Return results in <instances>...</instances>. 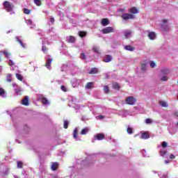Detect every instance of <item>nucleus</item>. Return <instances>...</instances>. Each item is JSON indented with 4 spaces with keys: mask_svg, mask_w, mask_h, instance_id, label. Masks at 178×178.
Segmentation results:
<instances>
[{
    "mask_svg": "<svg viewBox=\"0 0 178 178\" xmlns=\"http://www.w3.org/2000/svg\"><path fill=\"white\" fill-rule=\"evenodd\" d=\"M3 5L4 6V9L7 10V12L10 13V15H13V4L10 3L9 1H4L3 3Z\"/></svg>",
    "mask_w": 178,
    "mask_h": 178,
    "instance_id": "nucleus-3",
    "label": "nucleus"
},
{
    "mask_svg": "<svg viewBox=\"0 0 178 178\" xmlns=\"http://www.w3.org/2000/svg\"><path fill=\"white\" fill-rule=\"evenodd\" d=\"M71 84H72V87H74V88L80 86V84H81V80L74 79L71 81Z\"/></svg>",
    "mask_w": 178,
    "mask_h": 178,
    "instance_id": "nucleus-10",
    "label": "nucleus"
},
{
    "mask_svg": "<svg viewBox=\"0 0 178 178\" xmlns=\"http://www.w3.org/2000/svg\"><path fill=\"white\" fill-rule=\"evenodd\" d=\"M127 131L128 134H133V128H131L130 127V125H129L127 129Z\"/></svg>",
    "mask_w": 178,
    "mask_h": 178,
    "instance_id": "nucleus-35",
    "label": "nucleus"
},
{
    "mask_svg": "<svg viewBox=\"0 0 178 178\" xmlns=\"http://www.w3.org/2000/svg\"><path fill=\"white\" fill-rule=\"evenodd\" d=\"M170 73V70L168 68H163L160 71V80L161 81H168L169 80V77L168 74Z\"/></svg>",
    "mask_w": 178,
    "mask_h": 178,
    "instance_id": "nucleus-1",
    "label": "nucleus"
},
{
    "mask_svg": "<svg viewBox=\"0 0 178 178\" xmlns=\"http://www.w3.org/2000/svg\"><path fill=\"white\" fill-rule=\"evenodd\" d=\"M79 37H86V32L79 31Z\"/></svg>",
    "mask_w": 178,
    "mask_h": 178,
    "instance_id": "nucleus-46",
    "label": "nucleus"
},
{
    "mask_svg": "<svg viewBox=\"0 0 178 178\" xmlns=\"http://www.w3.org/2000/svg\"><path fill=\"white\" fill-rule=\"evenodd\" d=\"M165 163H166V164L170 163V161H169V160H165Z\"/></svg>",
    "mask_w": 178,
    "mask_h": 178,
    "instance_id": "nucleus-64",
    "label": "nucleus"
},
{
    "mask_svg": "<svg viewBox=\"0 0 178 178\" xmlns=\"http://www.w3.org/2000/svg\"><path fill=\"white\" fill-rule=\"evenodd\" d=\"M104 91L105 94H108L109 92V87L108 86H105L104 87Z\"/></svg>",
    "mask_w": 178,
    "mask_h": 178,
    "instance_id": "nucleus-38",
    "label": "nucleus"
},
{
    "mask_svg": "<svg viewBox=\"0 0 178 178\" xmlns=\"http://www.w3.org/2000/svg\"><path fill=\"white\" fill-rule=\"evenodd\" d=\"M130 13H133L134 15H136V13H138V10L134 7L130 9Z\"/></svg>",
    "mask_w": 178,
    "mask_h": 178,
    "instance_id": "nucleus-32",
    "label": "nucleus"
},
{
    "mask_svg": "<svg viewBox=\"0 0 178 178\" xmlns=\"http://www.w3.org/2000/svg\"><path fill=\"white\" fill-rule=\"evenodd\" d=\"M94 87V82H88L86 83L85 88L86 90H90V88H92Z\"/></svg>",
    "mask_w": 178,
    "mask_h": 178,
    "instance_id": "nucleus-22",
    "label": "nucleus"
},
{
    "mask_svg": "<svg viewBox=\"0 0 178 178\" xmlns=\"http://www.w3.org/2000/svg\"><path fill=\"white\" fill-rule=\"evenodd\" d=\"M104 138H105V135L102 134H97L94 136L93 139L92 140V143H95L97 141V140L100 141L101 140H104Z\"/></svg>",
    "mask_w": 178,
    "mask_h": 178,
    "instance_id": "nucleus-8",
    "label": "nucleus"
},
{
    "mask_svg": "<svg viewBox=\"0 0 178 178\" xmlns=\"http://www.w3.org/2000/svg\"><path fill=\"white\" fill-rule=\"evenodd\" d=\"M48 50V49H47V47L45 46H42V51L45 54V52H47V51Z\"/></svg>",
    "mask_w": 178,
    "mask_h": 178,
    "instance_id": "nucleus-54",
    "label": "nucleus"
},
{
    "mask_svg": "<svg viewBox=\"0 0 178 178\" xmlns=\"http://www.w3.org/2000/svg\"><path fill=\"white\" fill-rule=\"evenodd\" d=\"M67 66H69L67 64H64L61 68L62 72H63V69H66V67H67Z\"/></svg>",
    "mask_w": 178,
    "mask_h": 178,
    "instance_id": "nucleus-56",
    "label": "nucleus"
},
{
    "mask_svg": "<svg viewBox=\"0 0 178 178\" xmlns=\"http://www.w3.org/2000/svg\"><path fill=\"white\" fill-rule=\"evenodd\" d=\"M3 69V67L0 66V74L2 73Z\"/></svg>",
    "mask_w": 178,
    "mask_h": 178,
    "instance_id": "nucleus-61",
    "label": "nucleus"
},
{
    "mask_svg": "<svg viewBox=\"0 0 178 178\" xmlns=\"http://www.w3.org/2000/svg\"><path fill=\"white\" fill-rule=\"evenodd\" d=\"M149 66H150V67H156V64L154 61H150L149 62Z\"/></svg>",
    "mask_w": 178,
    "mask_h": 178,
    "instance_id": "nucleus-43",
    "label": "nucleus"
},
{
    "mask_svg": "<svg viewBox=\"0 0 178 178\" xmlns=\"http://www.w3.org/2000/svg\"><path fill=\"white\" fill-rule=\"evenodd\" d=\"M96 119H97V120H102V119H105V116L99 115L96 116Z\"/></svg>",
    "mask_w": 178,
    "mask_h": 178,
    "instance_id": "nucleus-42",
    "label": "nucleus"
},
{
    "mask_svg": "<svg viewBox=\"0 0 178 178\" xmlns=\"http://www.w3.org/2000/svg\"><path fill=\"white\" fill-rule=\"evenodd\" d=\"M17 80H19L20 81H23V75L20 74H15Z\"/></svg>",
    "mask_w": 178,
    "mask_h": 178,
    "instance_id": "nucleus-34",
    "label": "nucleus"
},
{
    "mask_svg": "<svg viewBox=\"0 0 178 178\" xmlns=\"http://www.w3.org/2000/svg\"><path fill=\"white\" fill-rule=\"evenodd\" d=\"M92 51L95 54H101V52L99 51V47L93 46Z\"/></svg>",
    "mask_w": 178,
    "mask_h": 178,
    "instance_id": "nucleus-27",
    "label": "nucleus"
},
{
    "mask_svg": "<svg viewBox=\"0 0 178 178\" xmlns=\"http://www.w3.org/2000/svg\"><path fill=\"white\" fill-rule=\"evenodd\" d=\"M79 133V129L77 128H75L73 133V137L76 140V141H80L81 139H80V137L77 136Z\"/></svg>",
    "mask_w": 178,
    "mask_h": 178,
    "instance_id": "nucleus-13",
    "label": "nucleus"
},
{
    "mask_svg": "<svg viewBox=\"0 0 178 178\" xmlns=\"http://www.w3.org/2000/svg\"><path fill=\"white\" fill-rule=\"evenodd\" d=\"M38 34L39 35H44V32H42L41 30H38Z\"/></svg>",
    "mask_w": 178,
    "mask_h": 178,
    "instance_id": "nucleus-55",
    "label": "nucleus"
},
{
    "mask_svg": "<svg viewBox=\"0 0 178 178\" xmlns=\"http://www.w3.org/2000/svg\"><path fill=\"white\" fill-rule=\"evenodd\" d=\"M67 42L74 44L76 42V38L72 35L67 37Z\"/></svg>",
    "mask_w": 178,
    "mask_h": 178,
    "instance_id": "nucleus-19",
    "label": "nucleus"
},
{
    "mask_svg": "<svg viewBox=\"0 0 178 178\" xmlns=\"http://www.w3.org/2000/svg\"><path fill=\"white\" fill-rule=\"evenodd\" d=\"M127 115H129V111H124L122 112V118H126V116H127Z\"/></svg>",
    "mask_w": 178,
    "mask_h": 178,
    "instance_id": "nucleus-45",
    "label": "nucleus"
},
{
    "mask_svg": "<svg viewBox=\"0 0 178 178\" xmlns=\"http://www.w3.org/2000/svg\"><path fill=\"white\" fill-rule=\"evenodd\" d=\"M166 152H166V150H165V149H161V150L160 151V155H161V156H163L164 158H168V156H166Z\"/></svg>",
    "mask_w": 178,
    "mask_h": 178,
    "instance_id": "nucleus-29",
    "label": "nucleus"
},
{
    "mask_svg": "<svg viewBox=\"0 0 178 178\" xmlns=\"http://www.w3.org/2000/svg\"><path fill=\"white\" fill-rule=\"evenodd\" d=\"M98 73V68L97 67H92L91 70L88 72L89 74H97Z\"/></svg>",
    "mask_w": 178,
    "mask_h": 178,
    "instance_id": "nucleus-21",
    "label": "nucleus"
},
{
    "mask_svg": "<svg viewBox=\"0 0 178 178\" xmlns=\"http://www.w3.org/2000/svg\"><path fill=\"white\" fill-rule=\"evenodd\" d=\"M160 27L161 31H163V33H166L170 31V27L168 24V19H163L160 24Z\"/></svg>",
    "mask_w": 178,
    "mask_h": 178,
    "instance_id": "nucleus-2",
    "label": "nucleus"
},
{
    "mask_svg": "<svg viewBox=\"0 0 178 178\" xmlns=\"http://www.w3.org/2000/svg\"><path fill=\"white\" fill-rule=\"evenodd\" d=\"M122 33H123L125 38H130V37H131V31H130V30L123 31Z\"/></svg>",
    "mask_w": 178,
    "mask_h": 178,
    "instance_id": "nucleus-14",
    "label": "nucleus"
},
{
    "mask_svg": "<svg viewBox=\"0 0 178 178\" xmlns=\"http://www.w3.org/2000/svg\"><path fill=\"white\" fill-rule=\"evenodd\" d=\"M5 95V90L2 89L1 88H0V97H2V95Z\"/></svg>",
    "mask_w": 178,
    "mask_h": 178,
    "instance_id": "nucleus-49",
    "label": "nucleus"
},
{
    "mask_svg": "<svg viewBox=\"0 0 178 178\" xmlns=\"http://www.w3.org/2000/svg\"><path fill=\"white\" fill-rule=\"evenodd\" d=\"M63 127H64V129H67V127H69V121L68 120H64Z\"/></svg>",
    "mask_w": 178,
    "mask_h": 178,
    "instance_id": "nucleus-36",
    "label": "nucleus"
},
{
    "mask_svg": "<svg viewBox=\"0 0 178 178\" xmlns=\"http://www.w3.org/2000/svg\"><path fill=\"white\" fill-rule=\"evenodd\" d=\"M22 105H24L25 106H29V97L25 96L24 98L22 100Z\"/></svg>",
    "mask_w": 178,
    "mask_h": 178,
    "instance_id": "nucleus-18",
    "label": "nucleus"
},
{
    "mask_svg": "<svg viewBox=\"0 0 178 178\" xmlns=\"http://www.w3.org/2000/svg\"><path fill=\"white\" fill-rule=\"evenodd\" d=\"M22 175H24V178H29L25 171L22 172Z\"/></svg>",
    "mask_w": 178,
    "mask_h": 178,
    "instance_id": "nucleus-59",
    "label": "nucleus"
},
{
    "mask_svg": "<svg viewBox=\"0 0 178 178\" xmlns=\"http://www.w3.org/2000/svg\"><path fill=\"white\" fill-rule=\"evenodd\" d=\"M88 131H90V128L86 127L81 130V134H82V136H84V135L87 134V133H88Z\"/></svg>",
    "mask_w": 178,
    "mask_h": 178,
    "instance_id": "nucleus-26",
    "label": "nucleus"
},
{
    "mask_svg": "<svg viewBox=\"0 0 178 178\" xmlns=\"http://www.w3.org/2000/svg\"><path fill=\"white\" fill-rule=\"evenodd\" d=\"M6 81L8 83H11L12 82V75L11 74H8L6 78Z\"/></svg>",
    "mask_w": 178,
    "mask_h": 178,
    "instance_id": "nucleus-28",
    "label": "nucleus"
},
{
    "mask_svg": "<svg viewBox=\"0 0 178 178\" xmlns=\"http://www.w3.org/2000/svg\"><path fill=\"white\" fill-rule=\"evenodd\" d=\"M147 37L152 40H156V33L154 32H149Z\"/></svg>",
    "mask_w": 178,
    "mask_h": 178,
    "instance_id": "nucleus-16",
    "label": "nucleus"
},
{
    "mask_svg": "<svg viewBox=\"0 0 178 178\" xmlns=\"http://www.w3.org/2000/svg\"><path fill=\"white\" fill-rule=\"evenodd\" d=\"M48 25L51 26V24H54V23H55V18L52 17H48Z\"/></svg>",
    "mask_w": 178,
    "mask_h": 178,
    "instance_id": "nucleus-24",
    "label": "nucleus"
},
{
    "mask_svg": "<svg viewBox=\"0 0 178 178\" xmlns=\"http://www.w3.org/2000/svg\"><path fill=\"white\" fill-rule=\"evenodd\" d=\"M16 40L17 41V42H19V44H20L21 47H22V48H26V44L23 43V41H22V40H20V38H19V36L16 37Z\"/></svg>",
    "mask_w": 178,
    "mask_h": 178,
    "instance_id": "nucleus-23",
    "label": "nucleus"
},
{
    "mask_svg": "<svg viewBox=\"0 0 178 178\" xmlns=\"http://www.w3.org/2000/svg\"><path fill=\"white\" fill-rule=\"evenodd\" d=\"M8 65H9V66H13V65H15V63L13 62V60H9Z\"/></svg>",
    "mask_w": 178,
    "mask_h": 178,
    "instance_id": "nucleus-53",
    "label": "nucleus"
},
{
    "mask_svg": "<svg viewBox=\"0 0 178 178\" xmlns=\"http://www.w3.org/2000/svg\"><path fill=\"white\" fill-rule=\"evenodd\" d=\"M46 60V67L47 69H49V70H51V64L52 63V57L51 56H47L45 57Z\"/></svg>",
    "mask_w": 178,
    "mask_h": 178,
    "instance_id": "nucleus-5",
    "label": "nucleus"
},
{
    "mask_svg": "<svg viewBox=\"0 0 178 178\" xmlns=\"http://www.w3.org/2000/svg\"><path fill=\"white\" fill-rule=\"evenodd\" d=\"M52 31H54V28H51V29L49 30V33H52Z\"/></svg>",
    "mask_w": 178,
    "mask_h": 178,
    "instance_id": "nucleus-62",
    "label": "nucleus"
},
{
    "mask_svg": "<svg viewBox=\"0 0 178 178\" xmlns=\"http://www.w3.org/2000/svg\"><path fill=\"white\" fill-rule=\"evenodd\" d=\"M24 13H25V15H30L31 11L29 9L24 8Z\"/></svg>",
    "mask_w": 178,
    "mask_h": 178,
    "instance_id": "nucleus-40",
    "label": "nucleus"
},
{
    "mask_svg": "<svg viewBox=\"0 0 178 178\" xmlns=\"http://www.w3.org/2000/svg\"><path fill=\"white\" fill-rule=\"evenodd\" d=\"M3 54H4V55H5V56H6V58H9V56L10 55V54H9V53L8 52V51H6V50H5V51H3Z\"/></svg>",
    "mask_w": 178,
    "mask_h": 178,
    "instance_id": "nucleus-51",
    "label": "nucleus"
},
{
    "mask_svg": "<svg viewBox=\"0 0 178 178\" xmlns=\"http://www.w3.org/2000/svg\"><path fill=\"white\" fill-rule=\"evenodd\" d=\"M81 59L82 60H86L87 59V56H86V54L84 53L81 54Z\"/></svg>",
    "mask_w": 178,
    "mask_h": 178,
    "instance_id": "nucleus-39",
    "label": "nucleus"
},
{
    "mask_svg": "<svg viewBox=\"0 0 178 178\" xmlns=\"http://www.w3.org/2000/svg\"><path fill=\"white\" fill-rule=\"evenodd\" d=\"M125 102L127 105H134L136 104V98L133 96L127 97L125 99Z\"/></svg>",
    "mask_w": 178,
    "mask_h": 178,
    "instance_id": "nucleus-4",
    "label": "nucleus"
},
{
    "mask_svg": "<svg viewBox=\"0 0 178 178\" xmlns=\"http://www.w3.org/2000/svg\"><path fill=\"white\" fill-rule=\"evenodd\" d=\"M17 166L18 169H22V168H23V163L22 161H17Z\"/></svg>",
    "mask_w": 178,
    "mask_h": 178,
    "instance_id": "nucleus-37",
    "label": "nucleus"
},
{
    "mask_svg": "<svg viewBox=\"0 0 178 178\" xmlns=\"http://www.w3.org/2000/svg\"><path fill=\"white\" fill-rule=\"evenodd\" d=\"M13 87L14 88L15 92L17 94V95H22V88L18 86L16 83H13Z\"/></svg>",
    "mask_w": 178,
    "mask_h": 178,
    "instance_id": "nucleus-9",
    "label": "nucleus"
},
{
    "mask_svg": "<svg viewBox=\"0 0 178 178\" xmlns=\"http://www.w3.org/2000/svg\"><path fill=\"white\" fill-rule=\"evenodd\" d=\"M142 155L144 158L147 157V151L145 149L142 150Z\"/></svg>",
    "mask_w": 178,
    "mask_h": 178,
    "instance_id": "nucleus-48",
    "label": "nucleus"
},
{
    "mask_svg": "<svg viewBox=\"0 0 178 178\" xmlns=\"http://www.w3.org/2000/svg\"><path fill=\"white\" fill-rule=\"evenodd\" d=\"M160 178H168V175H163V176L160 177Z\"/></svg>",
    "mask_w": 178,
    "mask_h": 178,
    "instance_id": "nucleus-60",
    "label": "nucleus"
},
{
    "mask_svg": "<svg viewBox=\"0 0 178 178\" xmlns=\"http://www.w3.org/2000/svg\"><path fill=\"white\" fill-rule=\"evenodd\" d=\"M58 163H53L51 165V170H56L58 169Z\"/></svg>",
    "mask_w": 178,
    "mask_h": 178,
    "instance_id": "nucleus-31",
    "label": "nucleus"
},
{
    "mask_svg": "<svg viewBox=\"0 0 178 178\" xmlns=\"http://www.w3.org/2000/svg\"><path fill=\"white\" fill-rule=\"evenodd\" d=\"M34 3L37 5V6H41V0H34Z\"/></svg>",
    "mask_w": 178,
    "mask_h": 178,
    "instance_id": "nucleus-41",
    "label": "nucleus"
},
{
    "mask_svg": "<svg viewBox=\"0 0 178 178\" xmlns=\"http://www.w3.org/2000/svg\"><path fill=\"white\" fill-rule=\"evenodd\" d=\"M113 88L114 90H120V86L118 83H113Z\"/></svg>",
    "mask_w": 178,
    "mask_h": 178,
    "instance_id": "nucleus-30",
    "label": "nucleus"
},
{
    "mask_svg": "<svg viewBox=\"0 0 178 178\" xmlns=\"http://www.w3.org/2000/svg\"><path fill=\"white\" fill-rule=\"evenodd\" d=\"M160 105L163 106V108H168V103L165 101H161Z\"/></svg>",
    "mask_w": 178,
    "mask_h": 178,
    "instance_id": "nucleus-33",
    "label": "nucleus"
},
{
    "mask_svg": "<svg viewBox=\"0 0 178 178\" xmlns=\"http://www.w3.org/2000/svg\"><path fill=\"white\" fill-rule=\"evenodd\" d=\"M145 123H146V124H149L152 123V120L149 118H147L145 120Z\"/></svg>",
    "mask_w": 178,
    "mask_h": 178,
    "instance_id": "nucleus-47",
    "label": "nucleus"
},
{
    "mask_svg": "<svg viewBox=\"0 0 178 178\" xmlns=\"http://www.w3.org/2000/svg\"><path fill=\"white\" fill-rule=\"evenodd\" d=\"M124 49H125V51H130V52H133L135 48L131 45H125L124 47Z\"/></svg>",
    "mask_w": 178,
    "mask_h": 178,
    "instance_id": "nucleus-20",
    "label": "nucleus"
},
{
    "mask_svg": "<svg viewBox=\"0 0 178 178\" xmlns=\"http://www.w3.org/2000/svg\"><path fill=\"white\" fill-rule=\"evenodd\" d=\"M140 138L143 140H148V138H149V134L148 132H142Z\"/></svg>",
    "mask_w": 178,
    "mask_h": 178,
    "instance_id": "nucleus-15",
    "label": "nucleus"
},
{
    "mask_svg": "<svg viewBox=\"0 0 178 178\" xmlns=\"http://www.w3.org/2000/svg\"><path fill=\"white\" fill-rule=\"evenodd\" d=\"M70 69H73V67H74V69L77 70V66H76L73 64L72 65H70Z\"/></svg>",
    "mask_w": 178,
    "mask_h": 178,
    "instance_id": "nucleus-57",
    "label": "nucleus"
},
{
    "mask_svg": "<svg viewBox=\"0 0 178 178\" xmlns=\"http://www.w3.org/2000/svg\"><path fill=\"white\" fill-rule=\"evenodd\" d=\"M112 60V56L107 55L103 58V62H105V63H108V62H111Z\"/></svg>",
    "mask_w": 178,
    "mask_h": 178,
    "instance_id": "nucleus-17",
    "label": "nucleus"
},
{
    "mask_svg": "<svg viewBox=\"0 0 178 178\" xmlns=\"http://www.w3.org/2000/svg\"><path fill=\"white\" fill-rule=\"evenodd\" d=\"M141 70H143V72H145V70H147V65L142 64V65H141Z\"/></svg>",
    "mask_w": 178,
    "mask_h": 178,
    "instance_id": "nucleus-44",
    "label": "nucleus"
},
{
    "mask_svg": "<svg viewBox=\"0 0 178 178\" xmlns=\"http://www.w3.org/2000/svg\"><path fill=\"white\" fill-rule=\"evenodd\" d=\"M61 90L62 91H64V92H66V91H67V88H66V86H61Z\"/></svg>",
    "mask_w": 178,
    "mask_h": 178,
    "instance_id": "nucleus-52",
    "label": "nucleus"
},
{
    "mask_svg": "<svg viewBox=\"0 0 178 178\" xmlns=\"http://www.w3.org/2000/svg\"><path fill=\"white\" fill-rule=\"evenodd\" d=\"M103 34H110V33H115V29L112 26H107L102 30Z\"/></svg>",
    "mask_w": 178,
    "mask_h": 178,
    "instance_id": "nucleus-6",
    "label": "nucleus"
},
{
    "mask_svg": "<svg viewBox=\"0 0 178 178\" xmlns=\"http://www.w3.org/2000/svg\"><path fill=\"white\" fill-rule=\"evenodd\" d=\"M108 24H109V20H108V19L104 18L102 19V25L105 26H108Z\"/></svg>",
    "mask_w": 178,
    "mask_h": 178,
    "instance_id": "nucleus-25",
    "label": "nucleus"
},
{
    "mask_svg": "<svg viewBox=\"0 0 178 178\" xmlns=\"http://www.w3.org/2000/svg\"><path fill=\"white\" fill-rule=\"evenodd\" d=\"M25 130H26V131H29V130H30V128H29L27 126H25Z\"/></svg>",
    "mask_w": 178,
    "mask_h": 178,
    "instance_id": "nucleus-63",
    "label": "nucleus"
},
{
    "mask_svg": "<svg viewBox=\"0 0 178 178\" xmlns=\"http://www.w3.org/2000/svg\"><path fill=\"white\" fill-rule=\"evenodd\" d=\"M25 22L26 23L27 26H29L31 29L35 27V24L33 23V20L31 19H25Z\"/></svg>",
    "mask_w": 178,
    "mask_h": 178,
    "instance_id": "nucleus-12",
    "label": "nucleus"
},
{
    "mask_svg": "<svg viewBox=\"0 0 178 178\" xmlns=\"http://www.w3.org/2000/svg\"><path fill=\"white\" fill-rule=\"evenodd\" d=\"M122 17L124 20H129L130 19H134V15L133 14L124 13L122 14Z\"/></svg>",
    "mask_w": 178,
    "mask_h": 178,
    "instance_id": "nucleus-11",
    "label": "nucleus"
},
{
    "mask_svg": "<svg viewBox=\"0 0 178 178\" xmlns=\"http://www.w3.org/2000/svg\"><path fill=\"white\" fill-rule=\"evenodd\" d=\"M175 158H176V156H175V154H170V159H175Z\"/></svg>",
    "mask_w": 178,
    "mask_h": 178,
    "instance_id": "nucleus-58",
    "label": "nucleus"
},
{
    "mask_svg": "<svg viewBox=\"0 0 178 178\" xmlns=\"http://www.w3.org/2000/svg\"><path fill=\"white\" fill-rule=\"evenodd\" d=\"M162 147L163 148H166L168 147V143H166L165 141H163L162 143Z\"/></svg>",
    "mask_w": 178,
    "mask_h": 178,
    "instance_id": "nucleus-50",
    "label": "nucleus"
},
{
    "mask_svg": "<svg viewBox=\"0 0 178 178\" xmlns=\"http://www.w3.org/2000/svg\"><path fill=\"white\" fill-rule=\"evenodd\" d=\"M38 99L40 101H41L42 104H43V105H49V100H48V99H47L46 97H44L42 95H40L38 96Z\"/></svg>",
    "mask_w": 178,
    "mask_h": 178,
    "instance_id": "nucleus-7",
    "label": "nucleus"
}]
</instances>
